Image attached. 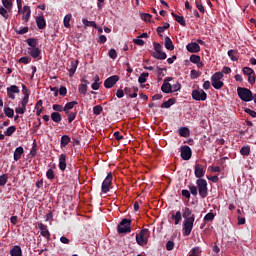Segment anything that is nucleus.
Returning <instances> with one entry per match:
<instances>
[{"label":"nucleus","instance_id":"f257e3e1","mask_svg":"<svg viewBox=\"0 0 256 256\" xmlns=\"http://www.w3.org/2000/svg\"><path fill=\"white\" fill-rule=\"evenodd\" d=\"M237 94L239 99H241V101H244L245 103H249V101H253V92L249 90V88L238 87Z\"/></svg>","mask_w":256,"mask_h":256},{"label":"nucleus","instance_id":"f03ea898","mask_svg":"<svg viewBox=\"0 0 256 256\" xmlns=\"http://www.w3.org/2000/svg\"><path fill=\"white\" fill-rule=\"evenodd\" d=\"M223 73H225V67L222 68V72H216L212 75L211 83L214 89H221L223 87L224 83L221 81L223 79Z\"/></svg>","mask_w":256,"mask_h":256},{"label":"nucleus","instance_id":"7ed1b4c3","mask_svg":"<svg viewBox=\"0 0 256 256\" xmlns=\"http://www.w3.org/2000/svg\"><path fill=\"white\" fill-rule=\"evenodd\" d=\"M195 223V215H192L191 217L184 220L183 223V236L189 237L191 235V232L193 231V224Z\"/></svg>","mask_w":256,"mask_h":256},{"label":"nucleus","instance_id":"20e7f679","mask_svg":"<svg viewBox=\"0 0 256 256\" xmlns=\"http://www.w3.org/2000/svg\"><path fill=\"white\" fill-rule=\"evenodd\" d=\"M119 235L131 233V219L123 218L117 226Z\"/></svg>","mask_w":256,"mask_h":256},{"label":"nucleus","instance_id":"39448f33","mask_svg":"<svg viewBox=\"0 0 256 256\" xmlns=\"http://www.w3.org/2000/svg\"><path fill=\"white\" fill-rule=\"evenodd\" d=\"M155 52H152V57L154 59H159L163 61L167 59V53L163 52V46L160 43L153 42Z\"/></svg>","mask_w":256,"mask_h":256},{"label":"nucleus","instance_id":"423d86ee","mask_svg":"<svg viewBox=\"0 0 256 256\" xmlns=\"http://www.w3.org/2000/svg\"><path fill=\"white\" fill-rule=\"evenodd\" d=\"M196 185L198 187L199 195L202 199H205L207 195H209V190L207 188V180L205 179H197Z\"/></svg>","mask_w":256,"mask_h":256},{"label":"nucleus","instance_id":"0eeeda50","mask_svg":"<svg viewBox=\"0 0 256 256\" xmlns=\"http://www.w3.org/2000/svg\"><path fill=\"white\" fill-rule=\"evenodd\" d=\"M149 229L144 228L140 231V233L136 234V243L143 247V245H147L149 242Z\"/></svg>","mask_w":256,"mask_h":256},{"label":"nucleus","instance_id":"6e6552de","mask_svg":"<svg viewBox=\"0 0 256 256\" xmlns=\"http://www.w3.org/2000/svg\"><path fill=\"white\" fill-rule=\"evenodd\" d=\"M111 185H113V173H108L104 181L102 182V193H109L111 191Z\"/></svg>","mask_w":256,"mask_h":256},{"label":"nucleus","instance_id":"1a4fd4ad","mask_svg":"<svg viewBox=\"0 0 256 256\" xmlns=\"http://www.w3.org/2000/svg\"><path fill=\"white\" fill-rule=\"evenodd\" d=\"M193 155V151L191 150V147L188 145H184L180 148V157L183 159V161H189Z\"/></svg>","mask_w":256,"mask_h":256},{"label":"nucleus","instance_id":"9d476101","mask_svg":"<svg viewBox=\"0 0 256 256\" xmlns=\"http://www.w3.org/2000/svg\"><path fill=\"white\" fill-rule=\"evenodd\" d=\"M192 99H194V101H206L207 93L203 89L193 90Z\"/></svg>","mask_w":256,"mask_h":256},{"label":"nucleus","instance_id":"9b49d317","mask_svg":"<svg viewBox=\"0 0 256 256\" xmlns=\"http://www.w3.org/2000/svg\"><path fill=\"white\" fill-rule=\"evenodd\" d=\"M118 81H119L118 75L110 76L104 81V87L106 89H113V87H115V85H117Z\"/></svg>","mask_w":256,"mask_h":256},{"label":"nucleus","instance_id":"f8f14e48","mask_svg":"<svg viewBox=\"0 0 256 256\" xmlns=\"http://www.w3.org/2000/svg\"><path fill=\"white\" fill-rule=\"evenodd\" d=\"M169 81H173V77H166L164 79V82L161 86L162 93H173V88L171 83H169Z\"/></svg>","mask_w":256,"mask_h":256},{"label":"nucleus","instance_id":"ddd939ff","mask_svg":"<svg viewBox=\"0 0 256 256\" xmlns=\"http://www.w3.org/2000/svg\"><path fill=\"white\" fill-rule=\"evenodd\" d=\"M194 175L197 179H203L205 177V167L201 164H195Z\"/></svg>","mask_w":256,"mask_h":256},{"label":"nucleus","instance_id":"4468645a","mask_svg":"<svg viewBox=\"0 0 256 256\" xmlns=\"http://www.w3.org/2000/svg\"><path fill=\"white\" fill-rule=\"evenodd\" d=\"M38 229L41 231L40 235H42V237H46V239L51 238V232H49L47 225H45L43 223H38Z\"/></svg>","mask_w":256,"mask_h":256},{"label":"nucleus","instance_id":"2eb2a0df","mask_svg":"<svg viewBox=\"0 0 256 256\" xmlns=\"http://www.w3.org/2000/svg\"><path fill=\"white\" fill-rule=\"evenodd\" d=\"M15 93L19 94L21 93V90L17 87V85H12L7 88V95L10 99L15 100Z\"/></svg>","mask_w":256,"mask_h":256},{"label":"nucleus","instance_id":"dca6fc26","mask_svg":"<svg viewBox=\"0 0 256 256\" xmlns=\"http://www.w3.org/2000/svg\"><path fill=\"white\" fill-rule=\"evenodd\" d=\"M186 49L189 53H199L201 51V46L197 42H192L187 44Z\"/></svg>","mask_w":256,"mask_h":256},{"label":"nucleus","instance_id":"f3484780","mask_svg":"<svg viewBox=\"0 0 256 256\" xmlns=\"http://www.w3.org/2000/svg\"><path fill=\"white\" fill-rule=\"evenodd\" d=\"M58 167H59L60 171H62V172H64L65 169H67V155L60 154Z\"/></svg>","mask_w":256,"mask_h":256},{"label":"nucleus","instance_id":"a211bd4d","mask_svg":"<svg viewBox=\"0 0 256 256\" xmlns=\"http://www.w3.org/2000/svg\"><path fill=\"white\" fill-rule=\"evenodd\" d=\"M24 98L21 101V105L24 109H27V103H29V90H27V86L22 85Z\"/></svg>","mask_w":256,"mask_h":256},{"label":"nucleus","instance_id":"6ab92c4d","mask_svg":"<svg viewBox=\"0 0 256 256\" xmlns=\"http://www.w3.org/2000/svg\"><path fill=\"white\" fill-rule=\"evenodd\" d=\"M28 53L30 54L32 59H39V57H41V50L39 47L28 48Z\"/></svg>","mask_w":256,"mask_h":256},{"label":"nucleus","instance_id":"aec40b11","mask_svg":"<svg viewBox=\"0 0 256 256\" xmlns=\"http://www.w3.org/2000/svg\"><path fill=\"white\" fill-rule=\"evenodd\" d=\"M22 13H23L22 19H24L25 23H27L29 19H31V7L24 6Z\"/></svg>","mask_w":256,"mask_h":256},{"label":"nucleus","instance_id":"412c9836","mask_svg":"<svg viewBox=\"0 0 256 256\" xmlns=\"http://www.w3.org/2000/svg\"><path fill=\"white\" fill-rule=\"evenodd\" d=\"M172 17H174L175 21L182 25V27H187V22L185 21V17L177 15L175 12L171 13Z\"/></svg>","mask_w":256,"mask_h":256},{"label":"nucleus","instance_id":"4be33fe9","mask_svg":"<svg viewBox=\"0 0 256 256\" xmlns=\"http://www.w3.org/2000/svg\"><path fill=\"white\" fill-rule=\"evenodd\" d=\"M164 47L168 51H173L175 49V45H173V41L171 40V38L169 36H166L164 38Z\"/></svg>","mask_w":256,"mask_h":256},{"label":"nucleus","instance_id":"5701e85b","mask_svg":"<svg viewBox=\"0 0 256 256\" xmlns=\"http://www.w3.org/2000/svg\"><path fill=\"white\" fill-rule=\"evenodd\" d=\"M79 65V61H71L69 71V77H73L75 75V71H77V67Z\"/></svg>","mask_w":256,"mask_h":256},{"label":"nucleus","instance_id":"b1692460","mask_svg":"<svg viewBox=\"0 0 256 256\" xmlns=\"http://www.w3.org/2000/svg\"><path fill=\"white\" fill-rule=\"evenodd\" d=\"M11 256H23V251L21 250V246L16 245L10 250Z\"/></svg>","mask_w":256,"mask_h":256},{"label":"nucleus","instance_id":"393cba45","mask_svg":"<svg viewBox=\"0 0 256 256\" xmlns=\"http://www.w3.org/2000/svg\"><path fill=\"white\" fill-rule=\"evenodd\" d=\"M23 153H25V150L23 149V147L22 146L17 147L14 151V161H19Z\"/></svg>","mask_w":256,"mask_h":256},{"label":"nucleus","instance_id":"a878e982","mask_svg":"<svg viewBox=\"0 0 256 256\" xmlns=\"http://www.w3.org/2000/svg\"><path fill=\"white\" fill-rule=\"evenodd\" d=\"M175 103H177V99L169 98L167 101H165L161 104V108L162 109H169V107H171V105H175Z\"/></svg>","mask_w":256,"mask_h":256},{"label":"nucleus","instance_id":"bb28decb","mask_svg":"<svg viewBox=\"0 0 256 256\" xmlns=\"http://www.w3.org/2000/svg\"><path fill=\"white\" fill-rule=\"evenodd\" d=\"M36 24L38 29H44L45 27H47V23L45 22V18L43 16L37 17Z\"/></svg>","mask_w":256,"mask_h":256},{"label":"nucleus","instance_id":"cd10ccee","mask_svg":"<svg viewBox=\"0 0 256 256\" xmlns=\"http://www.w3.org/2000/svg\"><path fill=\"white\" fill-rule=\"evenodd\" d=\"M26 43L29 45L30 49H34L37 48V45H39V40L37 38H28Z\"/></svg>","mask_w":256,"mask_h":256},{"label":"nucleus","instance_id":"c85d7f7f","mask_svg":"<svg viewBox=\"0 0 256 256\" xmlns=\"http://www.w3.org/2000/svg\"><path fill=\"white\" fill-rule=\"evenodd\" d=\"M193 212L188 208V207H185L182 209V217L187 220L189 219V217H193Z\"/></svg>","mask_w":256,"mask_h":256},{"label":"nucleus","instance_id":"c756f323","mask_svg":"<svg viewBox=\"0 0 256 256\" xmlns=\"http://www.w3.org/2000/svg\"><path fill=\"white\" fill-rule=\"evenodd\" d=\"M70 143H71V137H69V135H63L61 137V142H60L61 147H67V145H69Z\"/></svg>","mask_w":256,"mask_h":256},{"label":"nucleus","instance_id":"7c9ffc66","mask_svg":"<svg viewBox=\"0 0 256 256\" xmlns=\"http://www.w3.org/2000/svg\"><path fill=\"white\" fill-rule=\"evenodd\" d=\"M180 137H189L191 135V131L187 127H182L178 130Z\"/></svg>","mask_w":256,"mask_h":256},{"label":"nucleus","instance_id":"2f4dec72","mask_svg":"<svg viewBox=\"0 0 256 256\" xmlns=\"http://www.w3.org/2000/svg\"><path fill=\"white\" fill-rule=\"evenodd\" d=\"M50 117L54 123H59L63 119L59 112H52Z\"/></svg>","mask_w":256,"mask_h":256},{"label":"nucleus","instance_id":"473e14b6","mask_svg":"<svg viewBox=\"0 0 256 256\" xmlns=\"http://www.w3.org/2000/svg\"><path fill=\"white\" fill-rule=\"evenodd\" d=\"M171 218L175 221L174 225H179V223H181V221L183 220V217L181 216V211H177L175 215H172Z\"/></svg>","mask_w":256,"mask_h":256},{"label":"nucleus","instance_id":"72a5a7b5","mask_svg":"<svg viewBox=\"0 0 256 256\" xmlns=\"http://www.w3.org/2000/svg\"><path fill=\"white\" fill-rule=\"evenodd\" d=\"M82 23H83L85 29H87V27H94V29H97V23L95 21H89L87 19H82Z\"/></svg>","mask_w":256,"mask_h":256},{"label":"nucleus","instance_id":"f704fd0d","mask_svg":"<svg viewBox=\"0 0 256 256\" xmlns=\"http://www.w3.org/2000/svg\"><path fill=\"white\" fill-rule=\"evenodd\" d=\"M147 77H149V72H143L138 78V83H140V85L147 83Z\"/></svg>","mask_w":256,"mask_h":256},{"label":"nucleus","instance_id":"c9c22d12","mask_svg":"<svg viewBox=\"0 0 256 256\" xmlns=\"http://www.w3.org/2000/svg\"><path fill=\"white\" fill-rule=\"evenodd\" d=\"M215 219V214L213 212H209L204 216V223H211Z\"/></svg>","mask_w":256,"mask_h":256},{"label":"nucleus","instance_id":"e433bc0d","mask_svg":"<svg viewBox=\"0 0 256 256\" xmlns=\"http://www.w3.org/2000/svg\"><path fill=\"white\" fill-rule=\"evenodd\" d=\"M71 14H67L65 17H64V20H63V23H64V27H66V29H69L71 27Z\"/></svg>","mask_w":256,"mask_h":256},{"label":"nucleus","instance_id":"4c0bfd02","mask_svg":"<svg viewBox=\"0 0 256 256\" xmlns=\"http://www.w3.org/2000/svg\"><path fill=\"white\" fill-rule=\"evenodd\" d=\"M189 256H201V248L199 246L192 248Z\"/></svg>","mask_w":256,"mask_h":256},{"label":"nucleus","instance_id":"58836bf2","mask_svg":"<svg viewBox=\"0 0 256 256\" xmlns=\"http://www.w3.org/2000/svg\"><path fill=\"white\" fill-rule=\"evenodd\" d=\"M4 115H6V117H9L11 119L15 115V111L10 107H6L4 108Z\"/></svg>","mask_w":256,"mask_h":256},{"label":"nucleus","instance_id":"ea45409f","mask_svg":"<svg viewBox=\"0 0 256 256\" xmlns=\"http://www.w3.org/2000/svg\"><path fill=\"white\" fill-rule=\"evenodd\" d=\"M240 153L241 155H243L244 157H247L249 155V153H251V147L249 146H243L241 149H240Z\"/></svg>","mask_w":256,"mask_h":256},{"label":"nucleus","instance_id":"a19ab883","mask_svg":"<svg viewBox=\"0 0 256 256\" xmlns=\"http://www.w3.org/2000/svg\"><path fill=\"white\" fill-rule=\"evenodd\" d=\"M15 131H17V127L9 126L4 133L7 137H11V135H13V133H15Z\"/></svg>","mask_w":256,"mask_h":256},{"label":"nucleus","instance_id":"79ce46f5","mask_svg":"<svg viewBox=\"0 0 256 256\" xmlns=\"http://www.w3.org/2000/svg\"><path fill=\"white\" fill-rule=\"evenodd\" d=\"M8 179L9 177L7 176V174H2L0 176V187H5V185H7Z\"/></svg>","mask_w":256,"mask_h":256},{"label":"nucleus","instance_id":"37998d69","mask_svg":"<svg viewBox=\"0 0 256 256\" xmlns=\"http://www.w3.org/2000/svg\"><path fill=\"white\" fill-rule=\"evenodd\" d=\"M228 57H230L231 61H237V50H229Z\"/></svg>","mask_w":256,"mask_h":256},{"label":"nucleus","instance_id":"c03bdc74","mask_svg":"<svg viewBox=\"0 0 256 256\" xmlns=\"http://www.w3.org/2000/svg\"><path fill=\"white\" fill-rule=\"evenodd\" d=\"M99 87H101V84L99 83V76H96L95 82L92 83V89L93 91H99Z\"/></svg>","mask_w":256,"mask_h":256},{"label":"nucleus","instance_id":"a18cd8bd","mask_svg":"<svg viewBox=\"0 0 256 256\" xmlns=\"http://www.w3.org/2000/svg\"><path fill=\"white\" fill-rule=\"evenodd\" d=\"M255 79H256V75H255V70L248 74V83H250V85H255Z\"/></svg>","mask_w":256,"mask_h":256},{"label":"nucleus","instance_id":"49530a36","mask_svg":"<svg viewBox=\"0 0 256 256\" xmlns=\"http://www.w3.org/2000/svg\"><path fill=\"white\" fill-rule=\"evenodd\" d=\"M46 177L47 179H49L50 181H53V179H55V171H53V169H48L46 172Z\"/></svg>","mask_w":256,"mask_h":256},{"label":"nucleus","instance_id":"de8ad7c7","mask_svg":"<svg viewBox=\"0 0 256 256\" xmlns=\"http://www.w3.org/2000/svg\"><path fill=\"white\" fill-rule=\"evenodd\" d=\"M188 189H189L191 195H193V197H197V195H198L197 186L189 185Z\"/></svg>","mask_w":256,"mask_h":256},{"label":"nucleus","instance_id":"09e8293b","mask_svg":"<svg viewBox=\"0 0 256 256\" xmlns=\"http://www.w3.org/2000/svg\"><path fill=\"white\" fill-rule=\"evenodd\" d=\"M78 91L81 95H87V84H80Z\"/></svg>","mask_w":256,"mask_h":256},{"label":"nucleus","instance_id":"8fccbe9b","mask_svg":"<svg viewBox=\"0 0 256 256\" xmlns=\"http://www.w3.org/2000/svg\"><path fill=\"white\" fill-rule=\"evenodd\" d=\"M190 61L191 63H194V65H196V63H199V61H201V56L192 54L190 56Z\"/></svg>","mask_w":256,"mask_h":256},{"label":"nucleus","instance_id":"3c124183","mask_svg":"<svg viewBox=\"0 0 256 256\" xmlns=\"http://www.w3.org/2000/svg\"><path fill=\"white\" fill-rule=\"evenodd\" d=\"M75 105H79V102L77 101H71L65 104V108L66 110L68 109L69 111H71V109H73V107H75Z\"/></svg>","mask_w":256,"mask_h":256},{"label":"nucleus","instance_id":"603ef678","mask_svg":"<svg viewBox=\"0 0 256 256\" xmlns=\"http://www.w3.org/2000/svg\"><path fill=\"white\" fill-rule=\"evenodd\" d=\"M93 113H94V115H99L100 113H103V106H101V105L94 106Z\"/></svg>","mask_w":256,"mask_h":256},{"label":"nucleus","instance_id":"864d4df0","mask_svg":"<svg viewBox=\"0 0 256 256\" xmlns=\"http://www.w3.org/2000/svg\"><path fill=\"white\" fill-rule=\"evenodd\" d=\"M199 77H201V72H198L197 70H191L190 72L191 79H199Z\"/></svg>","mask_w":256,"mask_h":256},{"label":"nucleus","instance_id":"5fc2aeb1","mask_svg":"<svg viewBox=\"0 0 256 256\" xmlns=\"http://www.w3.org/2000/svg\"><path fill=\"white\" fill-rule=\"evenodd\" d=\"M18 63H23V65H27V64L31 63V58H29L28 56L21 57L18 60Z\"/></svg>","mask_w":256,"mask_h":256},{"label":"nucleus","instance_id":"6e6d98bb","mask_svg":"<svg viewBox=\"0 0 256 256\" xmlns=\"http://www.w3.org/2000/svg\"><path fill=\"white\" fill-rule=\"evenodd\" d=\"M53 111H56V113H63V105L60 104H54L52 106Z\"/></svg>","mask_w":256,"mask_h":256},{"label":"nucleus","instance_id":"4d7b16f0","mask_svg":"<svg viewBox=\"0 0 256 256\" xmlns=\"http://www.w3.org/2000/svg\"><path fill=\"white\" fill-rule=\"evenodd\" d=\"M166 249H167V251H173V249H175V242L169 240L166 243Z\"/></svg>","mask_w":256,"mask_h":256},{"label":"nucleus","instance_id":"13d9d810","mask_svg":"<svg viewBox=\"0 0 256 256\" xmlns=\"http://www.w3.org/2000/svg\"><path fill=\"white\" fill-rule=\"evenodd\" d=\"M0 15L4 17V19H9V13H7V9L0 7Z\"/></svg>","mask_w":256,"mask_h":256},{"label":"nucleus","instance_id":"bf43d9fd","mask_svg":"<svg viewBox=\"0 0 256 256\" xmlns=\"http://www.w3.org/2000/svg\"><path fill=\"white\" fill-rule=\"evenodd\" d=\"M177 91H181V83L176 82L172 85V93H175Z\"/></svg>","mask_w":256,"mask_h":256},{"label":"nucleus","instance_id":"052dcab7","mask_svg":"<svg viewBox=\"0 0 256 256\" xmlns=\"http://www.w3.org/2000/svg\"><path fill=\"white\" fill-rule=\"evenodd\" d=\"M253 69L252 68H249V67H244L242 69V72H243V75H246L248 77V75H251V73H253Z\"/></svg>","mask_w":256,"mask_h":256},{"label":"nucleus","instance_id":"680f3d73","mask_svg":"<svg viewBox=\"0 0 256 256\" xmlns=\"http://www.w3.org/2000/svg\"><path fill=\"white\" fill-rule=\"evenodd\" d=\"M75 117H77V112H71L68 115V123H73V121H75Z\"/></svg>","mask_w":256,"mask_h":256},{"label":"nucleus","instance_id":"e2e57ef3","mask_svg":"<svg viewBox=\"0 0 256 256\" xmlns=\"http://www.w3.org/2000/svg\"><path fill=\"white\" fill-rule=\"evenodd\" d=\"M108 55L110 59H117V51L115 49H110Z\"/></svg>","mask_w":256,"mask_h":256},{"label":"nucleus","instance_id":"0e129e2a","mask_svg":"<svg viewBox=\"0 0 256 256\" xmlns=\"http://www.w3.org/2000/svg\"><path fill=\"white\" fill-rule=\"evenodd\" d=\"M2 4L5 9H11V7H13V3H11L9 0H2Z\"/></svg>","mask_w":256,"mask_h":256},{"label":"nucleus","instance_id":"69168bd1","mask_svg":"<svg viewBox=\"0 0 256 256\" xmlns=\"http://www.w3.org/2000/svg\"><path fill=\"white\" fill-rule=\"evenodd\" d=\"M244 111L247 113V115H250V117H253L255 119V117H256L255 110H251L249 108H245Z\"/></svg>","mask_w":256,"mask_h":256},{"label":"nucleus","instance_id":"338daca9","mask_svg":"<svg viewBox=\"0 0 256 256\" xmlns=\"http://www.w3.org/2000/svg\"><path fill=\"white\" fill-rule=\"evenodd\" d=\"M196 7L200 13H205V7H203V4L199 1H196Z\"/></svg>","mask_w":256,"mask_h":256},{"label":"nucleus","instance_id":"774afa93","mask_svg":"<svg viewBox=\"0 0 256 256\" xmlns=\"http://www.w3.org/2000/svg\"><path fill=\"white\" fill-rule=\"evenodd\" d=\"M59 95H62V97H65V95H67V87L61 86L59 89Z\"/></svg>","mask_w":256,"mask_h":256}]
</instances>
